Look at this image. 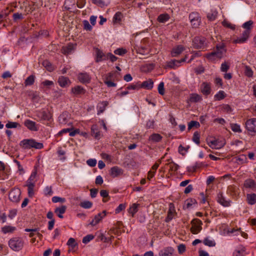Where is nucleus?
Segmentation results:
<instances>
[{
	"label": "nucleus",
	"instance_id": "nucleus-40",
	"mask_svg": "<svg viewBox=\"0 0 256 256\" xmlns=\"http://www.w3.org/2000/svg\"><path fill=\"white\" fill-rule=\"evenodd\" d=\"M80 206L84 208L88 209L92 208V203L88 200H84L80 204Z\"/></svg>",
	"mask_w": 256,
	"mask_h": 256
},
{
	"label": "nucleus",
	"instance_id": "nucleus-20",
	"mask_svg": "<svg viewBox=\"0 0 256 256\" xmlns=\"http://www.w3.org/2000/svg\"><path fill=\"white\" fill-rule=\"evenodd\" d=\"M174 249L172 247H167L161 250L159 252L160 256H172Z\"/></svg>",
	"mask_w": 256,
	"mask_h": 256
},
{
	"label": "nucleus",
	"instance_id": "nucleus-52",
	"mask_svg": "<svg viewBox=\"0 0 256 256\" xmlns=\"http://www.w3.org/2000/svg\"><path fill=\"white\" fill-rule=\"evenodd\" d=\"M233 254L234 256H245V250L243 248L237 249L234 252Z\"/></svg>",
	"mask_w": 256,
	"mask_h": 256
},
{
	"label": "nucleus",
	"instance_id": "nucleus-25",
	"mask_svg": "<svg viewBox=\"0 0 256 256\" xmlns=\"http://www.w3.org/2000/svg\"><path fill=\"white\" fill-rule=\"evenodd\" d=\"M72 92L76 96L84 94L86 92V90L81 86H77L72 88L71 90Z\"/></svg>",
	"mask_w": 256,
	"mask_h": 256
},
{
	"label": "nucleus",
	"instance_id": "nucleus-38",
	"mask_svg": "<svg viewBox=\"0 0 256 256\" xmlns=\"http://www.w3.org/2000/svg\"><path fill=\"white\" fill-rule=\"evenodd\" d=\"M162 139V136L158 134H154L151 135L149 138L150 140H152L154 142H159Z\"/></svg>",
	"mask_w": 256,
	"mask_h": 256
},
{
	"label": "nucleus",
	"instance_id": "nucleus-32",
	"mask_svg": "<svg viewBox=\"0 0 256 256\" xmlns=\"http://www.w3.org/2000/svg\"><path fill=\"white\" fill-rule=\"evenodd\" d=\"M248 203L250 205H253L256 203V194H247Z\"/></svg>",
	"mask_w": 256,
	"mask_h": 256
},
{
	"label": "nucleus",
	"instance_id": "nucleus-24",
	"mask_svg": "<svg viewBox=\"0 0 256 256\" xmlns=\"http://www.w3.org/2000/svg\"><path fill=\"white\" fill-rule=\"evenodd\" d=\"M201 92L206 96H208L210 93L211 89L210 84L206 82H203L200 86Z\"/></svg>",
	"mask_w": 256,
	"mask_h": 256
},
{
	"label": "nucleus",
	"instance_id": "nucleus-49",
	"mask_svg": "<svg viewBox=\"0 0 256 256\" xmlns=\"http://www.w3.org/2000/svg\"><path fill=\"white\" fill-rule=\"evenodd\" d=\"M190 148V147L189 146H187L186 147H184L182 145H180L178 146V152L180 154L184 156L186 152H188Z\"/></svg>",
	"mask_w": 256,
	"mask_h": 256
},
{
	"label": "nucleus",
	"instance_id": "nucleus-41",
	"mask_svg": "<svg viewBox=\"0 0 256 256\" xmlns=\"http://www.w3.org/2000/svg\"><path fill=\"white\" fill-rule=\"evenodd\" d=\"M218 12L216 10H212L207 14V18L211 21H213L217 17Z\"/></svg>",
	"mask_w": 256,
	"mask_h": 256
},
{
	"label": "nucleus",
	"instance_id": "nucleus-62",
	"mask_svg": "<svg viewBox=\"0 0 256 256\" xmlns=\"http://www.w3.org/2000/svg\"><path fill=\"white\" fill-rule=\"evenodd\" d=\"M222 110L224 112H226L227 113H230L232 110L230 106L228 104H224L222 106Z\"/></svg>",
	"mask_w": 256,
	"mask_h": 256
},
{
	"label": "nucleus",
	"instance_id": "nucleus-4",
	"mask_svg": "<svg viewBox=\"0 0 256 256\" xmlns=\"http://www.w3.org/2000/svg\"><path fill=\"white\" fill-rule=\"evenodd\" d=\"M193 46L197 49H204L206 48V39L202 36H196L192 41Z\"/></svg>",
	"mask_w": 256,
	"mask_h": 256
},
{
	"label": "nucleus",
	"instance_id": "nucleus-11",
	"mask_svg": "<svg viewBox=\"0 0 256 256\" xmlns=\"http://www.w3.org/2000/svg\"><path fill=\"white\" fill-rule=\"evenodd\" d=\"M188 56L182 58L180 60H172L167 62V66L172 68H176L180 66V64L186 61Z\"/></svg>",
	"mask_w": 256,
	"mask_h": 256
},
{
	"label": "nucleus",
	"instance_id": "nucleus-44",
	"mask_svg": "<svg viewBox=\"0 0 256 256\" xmlns=\"http://www.w3.org/2000/svg\"><path fill=\"white\" fill-rule=\"evenodd\" d=\"M203 242L206 246L210 247L214 246H216V242L214 240L210 239L208 238H204V240Z\"/></svg>",
	"mask_w": 256,
	"mask_h": 256
},
{
	"label": "nucleus",
	"instance_id": "nucleus-33",
	"mask_svg": "<svg viewBox=\"0 0 256 256\" xmlns=\"http://www.w3.org/2000/svg\"><path fill=\"white\" fill-rule=\"evenodd\" d=\"M139 204H133L132 206L130 207L128 210V212L131 214L133 217L135 214L138 211V206Z\"/></svg>",
	"mask_w": 256,
	"mask_h": 256
},
{
	"label": "nucleus",
	"instance_id": "nucleus-29",
	"mask_svg": "<svg viewBox=\"0 0 256 256\" xmlns=\"http://www.w3.org/2000/svg\"><path fill=\"white\" fill-rule=\"evenodd\" d=\"M154 82L151 79L144 81L141 84L140 87L146 88L147 90H150L153 88Z\"/></svg>",
	"mask_w": 256,
	"mask_h": 256
},
{
	"label": "nucleus",
	"instance_id": "nucleus-57",
	"mask_svg": "<svg viewBox=\"0 0 256 256\" xmlns=\"http://www.w3.org/2000/svg\"><path fill=\"white\" fill-rule=\"evenodd\" d=\"M94 236L92 234H88L83 238L82 242L84 244H87L90 242L91 240H93Z\"/></svg>",
	"mask_w": 256,
	"mask_h": 256
},
{
	"label": "nucleus",
	"instance_id": "nucleus-42",
	"mask_svg": "<svg viewBox=\"0 0 256 256\" xmlns=\"http://www.w3.org/2000/svg\"><path fill=\"white\" fill-rule=\"evenodd\" d=\"M202 100L201 96L196 94H191L190 98V100L192 102H196L200 101Z\"/></svg>",
	"mask_w": 256,
	"mask_h": 256
},
{
	"label": "nucleus",
	"instance_id": "nucleus-30",
	"mask_svg": "<svg viewBox=\"0 0 256 256\" xmlns=\"http://www.w3.org/2000/svg\"><path fill=\"white\" fill-rule=\"evenodd\" d=\"M66 207L65 206H62L60 207L57 208L55 209L54 212L57 214L60 218H63L62 214H64L66 210Z\"/></svg>",
	"mask_w": 256,
	"mask_h": 256
},
{
	"label": "nucleus",
	"instance_id": "nucleus-58",
	"mask_svg": "<svg viewBox=\"0 0 256 256\" xmlns=\"http://www.w3.org/2000/svg\"><path fill=\"white\" fill-rule=\"evenodd\" d=\"M222 24L224 27H226V28H230L232 30H234L235 29V26L232 24H230V22H229L227 20H224L222 22Z\"/></svg>",
	"mask_w": 256,
	"mask_h": 256
},
{
	"label": "nucleus",
	"instance_id": "nucleus-50",
	"mask_svg": "<svg viewBox=\"0 0 256 256\" xmlns=\"http://www.w3.org/2000/svg\"><path fill=\"white\" fill-rule=\"evenodd\" d=\"M93 4L100 6L104 7L106 5V0H92Z\"/></svg>",
	"mask_w": 256,
	"mask_h": 256
},
{
	"label": "nucleus",
	"instance_id": "nucleus-35",
	"mask_svg": "<svg viewBox=\"0 0 256 256\" xmlns=\"http://www.w3.org/2000/svg\"><path fill=\"white\" fill-rule=\"evenodd\" d=\"M68 114L63 113L60 114L58 117V120L61 124H66L68 122Z\"/></svg>",
	"mask_w": 256,
	"mask_h": 256
},
{
	"label": "nucleus",
	"instance_id": "nucleus-15",
	"mask_svg": "<svg viewBox=\"0 0 256 256\" xmlns=\"http://www.w3.org/2000/svg\"><path fill=\"white\" fill-rule=\"evenodd\" d=\"M78 79L82 84H88L91 80V77L86 72H82L78 74Z\"/></svg>",
	"mask_w": 256,
	"mask_h": 256
},
{
	"label": "nucleus",
	"instance_id": "nucleus-27",
	"mask_svg": "<svg viewBox=\"0 0 256 256\" xmlns=\"http://www.w3.org/2000/svg\"><path fill=\"white\" fill-rule=\"evenodd\" d=\"M175 214V210L174 208V205L172 204H170L169 208V210L168 214V216L166 218V222H169L170 220H171L174 216Z\"/></svg>",
	"mask_w": 256,
	"mask_h": 256
},
{
	"label": "nucleus",
	"instance_id": "nucleus-53",
	"mask_svg": "<svg viewBox=\"0 0 256 256\" xmlns=\"http://www.w3.org/2000/svg\"><path fill=\"white\" fill-rule=\"evenodd\" d=\"M253 24V22L252 20H248L246 22H244L242 24V28H245L246 30H250Z\"/></svg>",
	"mask_w": 256,
	"mask_h": 256
},
{
	"label": "nucleus",
	"instance_id": "nucleus-9",
	"mask_svg": "<svg viewBox=\"0 0 256 256\" xmlns=\"http://www.w3.org/2000/svg\"><path fill=\"white\" fill-rule=\"evenodd\" d=\"M36 116L40 120H49L51 118V114L48 110H42L36 112Z\"/></svg>",
	"mask_w": 256,
	"mask_h": 256
},
{
	"label": "nucleus",
	"instance_id": "nucleus-31",
	"mask_svg": "<svg viewBox=\"0 0 256 256\" xmlns=\"http://www.w3.org/2000/svg\"><path fill=\"white\" fill-rule=\"evenodd\" d=\"M96 62H98L102 60L106 59V56L104 54L102 50L97 48L96 50Z\"/></svg>",
	"mask_w": 256,
	"mask_h": 256
},
{
	"label": "nucleus",
	"instance_id": "nucleus-46",
	"mask_svg": "<svg viewBox=\"0 0 256 256\" xmlns=\"http://www.w3.org/2000/svg\"><path fill=\"white\" fill-rule=\"evenodd\" d=\"M15 227L6 226L2 228V231L4 234L12 232L15 230Z\"/></svg>",
	"mask_w": 256,
	"mask_h": 256
},
{
	"label": "nucleus",
	"instance_id": "nucleus-19",
	"mask_svg": "<svg viewBox=\"0 0 256 256\" xmlns=\"http://www.w3.org/2000/svg\"><path fill=\"white\" fill-rule=\"evenodd\" d=\"M58 82L62 88H65L69 86L71 82L68 78L60 76L58 78Z\"/></svg>",
	"mask_w": 256,
	"mask_h": 256
},
{
	"label": "nucleus",
	"instance_id": "nucleus-16",
	"mask_svg": "<svg viewBox=\"0 0 256 256\" xmlns=\"http://www.w3.org/2000/svg\"><path fill=\"white\" fill-rule=\"evenodd\" d=\"M90 130L92 136L95 138L99 140L102 136V134L98 130L96 124H93L91 127Z\"/></svg>",
	"mask_w": 256,
	"mask_h": 256
},
{
	"label": "nucleus",
	"instance_id": "nucleus-13",
	"mask_svg": "<svg viewBox=\"0 0 256 256\" xmlns=\"http://www.w3.org/2000/svg\"><path fill=\"white\" fill-rule=\"evenodd\" d=\"M106 216V211L104 210L102 212L98 214L95 216L94 218L92 219L91 222L90 223L92 226H95L98 224Z\"/></svg>",
	"mask_w": 256,
	"mask_h": 256
},
{
	"label": "nucleus",
	"instance_id": "nucleus-63",
	"mask_svg": "<svg viewBox=\"0 0 256 256\" xmlns=\"http://www.w3.org/2000/svg\"><path fill=\"white\" fill-rule=\"evenodd\" d=\"M18 125V122H9L6 124V126L8 128H16Z\"/></svg>",
	"mask_w": 256,
	"mask_h": 256
},
{
	"label": "nucleus",
	"instance_id": "nucleus-21",
	"mask_svg": "<svg viewBox=\"0 0 256 256\" xmlns=\"http://www.w3.org/2000/svg\"><path fill=\"white\" fill-rule=\"evenodd\" d=\"M136 50L137 53L142 55H145L149 53V47L148 44L144 46L142 44L136 48Z\"/></svg>",
	"mask_w": 256,
	"mask_h": 256
},
{
	"label": "nucleus",
	"instance_id": "nucleus-55",
	"mask_svg": "<svg viewBox=\"0 0 256 256\" xmlns=\"http://www.w3.org/2000/svg\"><path fill=\"white\" fill-rule=\"evenodd\" d=\"M52 202L54 203H56L58 202L64 203L66 202V199L64 198H60L59 196H54L52 198Z\"/></svg>",
	"mask_w": 256,
	"mask_h": 256
},
{
	"label": "nucleus",
	"instance_id": "nucleus-14",
	"mask_svg": "<svg viewBox=\"0 0 256 256\" xmlns=\"http://www.w3.org/2000/svg\"><path fill=\"white\" fill-rule=\"evenodd\" d=\"M185 48L182 45H178L174 46L171 51V56L172 57H176L180 54Z\"/></svg>",
	"mask_w": 256,
	"mask_h": 256
},
{
	"label": "nucleus",
	"instance_id": "nucleus-1",
	"mask_svg": "<svg viewBox=\"0 0 256 256\" xmlns=\"http://www.w3.org/2000/svg\"><path fill=\"white\" fill-rule=\"evenodd\" d=\"M224 45L222 44L220 45H217L216 50L212 52L207 54L206 58L210 61L216 60V58H220L222 57L224 53L226 52Z\"/></svg>",
	"mask_w": 256,
	"mask_h": 256
},
{
	"label": "nucleus",
	"instance_id": "nucleus-43",
	"mask_svg": "<svg viewBox=\"0 0 256 256\" xmlns=\"http://www.w3.org/2000/svg\"><path fill=\"white\" fill-rule=\"evenodd\" d=\"M196 204V200L194 199H188L185 202L184 207L186 208H190L193 204Z\"/></svg>",
	"mask_w": 256,
	"mask_h": 256
},
{
	"label": "nucleus",
	"instance_id": "nucleus-54",
	"mask_svg": "<svg viewBox=\"0 0 256 256\" xmlns=\"http://www.w3.org/2000/svg\"><path fill=\"white\" fill-rule=\"evenodd\" d=\"M41 85L44 87H46L49 88L50 87L53 86L54 85V83L52 81L49 80H45L41 83Z\"/></svg>",
	"mask_w": 256,
	"mask_h": 256
},
{
	"label": "nucleus",
	"instance_id": "nucleus-47",
	"mask_svg": "<svg viewBox=\"0 0 256 256\" xmlns=\"http://www.w3.org/2000/svg\"><path fill=\"white\" fill-rule=\"evenodd\" d=\"M226 96V94L223 90L219 91L214 96V98L216 100H220L224 99Z\"/></svg>",
	"mask_w": 256,
	"mask_h": 256
},
{
	"label": "nucleus",
	"instance_id": "nucleus-45",
	"mask_svg": "<svg viewBox=\"0 0 256 256\" xmlns=\"http://www.w3.org/2000/svg\"><path fill=\"white\" fill-rule=\"evenodd\" d=\"M34 82V76L33 75H30L28 77L26 78L24 82V84L26 86H31L32 85Z\"/></svg>",
	"mask_w": 256,
	"mask_h": 256
},
{
	"label": "nucleus",
	"instance_id": "nucleus-5",
	"mask_svg": "<svg viewBox=\"0 0 256 256\" xmlns=\"http://www.w3.org/2000/svg\"><path fill=\"white\" fill-rule=\"evenodd\" d=\"M191 224L190 231L192 234H197L202 230V222L200 220L194 218L192 220Z\"/></svg>",
	"mask_w": 256,
	"mask_h": 256
},
{
	"label": "nucleus",
	"instance_id": "nucleus-18",
	"mask_svg": "<svg viewBox=\"0 0 256 256\" xmlns=\"http://www.w3.org/2000/svg\"><path fill=\"white\" fill-rule=\"evenodd\" d=\"M24 125L32 131L38 130V128L36 126V123L30 120H26L24 122Z\"/></svg>",
	"mask_w": 256,
	"mask_h": 256
},
{
	"label": "nucleus",
	"instance_id": "nucleus-12",
	"mask_svg": "<svg viewBox=\"0 0 256 256\" xmlns=\"http://www.w3.org/2000/svg\"><path fill=\"white\" fill-rule=\"evenodd\" d=\"M250 30H245L242 33V34L240 36L234 40V42L235 44H242L245 42L248 39L250 36Z\"/></svg>",
	"mask_w": 256,
	"mask_h": 256
},
{
	"label": "nucleus",
	"instance_id": "nucleus-39",
	"mask_svg": "<svg viewBox=\"0 0 256 256\" xmlns=\"http://www.w3.org/2000/svg\"><path fill=\"white\" fill-rule=\"evenodd\" d=\"M122 17V12H118L114 15L112 21L114 23H119L121 21Z\"/></svg>",
	"mask_w": 256,
	"mask_h": 256
},
{
	"label": "nucleus",
	"instance_id": "nucleus-34",
	"mask_svg": "<svg viewBox=\"0 0 256 256\" xmlns=\"http://www.w3.org/2000/svg\"><path fill=\"white\" fill-rule=\"evenodd\" d=\"M168 165L170 167V174H173L178 170L179 166L174 162H170Z\"/></svg>",
	"mask_w": 256,
	"mask_h": 256
},
{
	"label": "nucleus",
	"instance_id": "nucleus-51",
	"mask_svg": "<svg viewBox=\"0 0 256 256\" xmlns=\"http://www.w3.org/2000/svg\"><path fill=\"white\" fill-rule=\"evenodd\" d=\"M200 134L198 132H195L194 134L192 137V140L197 144H199L200 143Z\"/></svg>",
	"mask_w": 256,
	"mask_h": 256
},
{
	"label": "nucleus",
	"instance_id": "nucleus-8",
	"mask_svg": "<svg viewBox=\"0 0 256 256\" xmlns=\"http://www.w3.org/2000/svg\"><path fill=\"white\" fill-rule=\"evenodd\" d=\"M246 128L250 132L256 133V118L248 120L245 123Z\"/></svg>",
	"mask_w": 256,
	"mask_h": 256
},
{
	"label": "nucleus",
	"instance_id": "nucleus-56",
	"mask_svg": "<svg viewBox=\"0 0 256 256\" xmlns=\"http://www.w3.org/2000/svg\"><path fill=\"white\" fill-rule=\"evenodd\" d=\"M198 128L200 126V124L196 121L192 120L188 124V130H190L193 127Z\"/></svg>",
	"mask_w": 256,
	"mask_h": 256
},
{
	"label": "nucleus",
	"instance_id": "nucleus-10",
	"mask_svg": "<svg viewBox=\"0 0 256 256\" xmlns=\"http://www.w3.org/2000/svg\"><path fill=\"white\" fill-rule=\"evenodd\" d=\"M216 200L218 202L224 207H228L230 206L231 201L230 200H226L221 192L218 194Z\"/></svg>",
	"mask_w": 256,
	"mask_h": 256
},
{
	"label": "nucleus",
	"instance_id": "nucleus-26",
	"mask_svg": "<svg viewBox=\"0 0 256 256\" xmlns=\"http://www.w3.org/2000/svg\"><path fill=\"white\" fill-rule=\"evenodd\" d=\"M108 105V102L106 101H103L99 102L97 106V114L99 115L102 113L105 110V109Z\"/></svg>",
	"mask_w": 256,
	"mask_h": 256
},
{
	"label": "nucleus",
	"instance_id": "nucleus-6",
	"mask_svg": "<svg viewBox=\"0 0 256 256\" xmlns=\"http://www.w3.org/2000/svg\"><path fill=\"white\" fill-rule=\"evenodd\" d=\"M189 19L194 28H198L200 25L201 19L198 12H191L189 15Z\"/></svg>",
	"mask_w": 256,
	"mask_h": 256
},
{
	"label": "nucleus",
	"instance_id": "nucleus-22",
	"mask_svg": "<svg viewBox=\"0 0 256 256\" xmlns=\"http://www.w3.org/2000/svg\"><path fill=\"white\" fill-rule=\"evenodd\" d=\"M204 165L202 162H196L193 166H190L187 167V170L190 172H195L198 169L200 168Z\"/></svg>",
	"mask_w": 256,
	"mask_h": 256
},
{
	"label": "nucleus",
	"instance_id": "nucleus-17",
	"mask_svg": "<svg viewBox=\"0 0 256 256\" xmlns=\"http://www.w3.org/2000/svg\"><path fill=\"white\" fill-rule=\"evenodd\" d=\"M76 45L69 43L67 46H63L62 48V52L64 54H72L75 49Z\"/></svg>",
	"mask_w": 256,
	"mask_h": 256
},
{
	"label": "nucleus",
	"instance_id": "nucleus-2",
	"mask_svg": "<svg viewBox=\"0 0 256 256\" xmlns=\"http://www.w3.org/2000/svg\"><path fill=\"white\" fill-rule=\"evenodd\" d=\"M24 240L20 237H14L8 241L10 248L14 251L18 252L22 250L24 246Z\"/></svg>",
	"mask_w": 256,
	"mask_h": 256
},
{
	"label": "nucleus",
	"instance_id": "nucleus-28",
	"mask_svg": "<svg viewBox=\"0 0 256 256\" xmlns=\"http://www.w3.org/2000/svg\"><path fill=\"white\" fill-rule=\"evenodd\" d=\"M122 170L121 168L118 166H114L110 169V174L113 177H116L122 174Z\"/></svg>",
	"mask_w": 256,
	"mask_h": 256
},
{
	"label": "nucleus",
	"instance_id": "nucleus-36",
	"mask_svg": "<svg viewBox=\"0 0 256 256\" xmlns=\"http://www.w3.org/2000/svg\"><path fill=\"white\" fill-rule=\"evenodd\" d=\"M42 66L49 72L54 70V68L52 64L48 60H44L42 63Z\"/></svg>",
	"mask_w": 256,
	"mask_h": 256
},
{
	"label": "nucleus",
	"instance_id": "nucleus-59",
	"mask_svg": "<svg viewBox=\"0 0 256 256\" xmlns=\"http://www.w3.org/2000/svg\"><path fill=\"white\" fill-rule=\"evenodd\" d=\"M230 68V65L226 62H224L222 64L220 70L222 72H226Z\"/></svg>",
	"mask_w": 256,
	"mask_h": 256
},
{
	"label": "nucleus",
	"instance_id": "nucleus-37",
	"mask_svg": "<svg viewBox=\"0 0 256 256\" xmlns=\"http://www.w3.org/2000/svg\"><path fill=\"white\" fill-rule=\"evenodd\" d=\"M169 18V15L167 14H160L158 18V20L160 22L164 23L167 22Z\"/></svg>",
	"mask_w": 256,
	"mask_h": 256
},
{
	"label": "nucleus",
	"instance_id": "nucleus-64",
	"mask_svg": "<svg viewBox=\"0 0 256 256\" xmlns=\"http://www.w3.org/2000/svg\"><path fill=\"white\" fill-rule=\"evenodd\" d=\"M44 192L46 196H51L53 194V192L52 190L51 186H46L44 189Z\"/></svg>",
	"mask_w": 256,
	"mask_h": 256
},
{
	"label": "nucleus",
	"instance_id": "nucleus-7",
	"mask_svg": "<svg viewBox=\"0 0 256 256\" xmlns=\"http://www.w3.org/2000/svg\"><path fill=\"white\" fill-rule=\"evenodd\" d=\"M20 190L18 188H14L9 193V199L14 202H18L20 200Z\"/></svg>",
	"mask_w": 256,
	"mask_h": 256
},
{
	"label": "nucleus",
	"instance_id": "nucleus-3",
	"mask_svg": "<svg viewBox=\"0 0 256 256\" xmlns=\"http://www.w3.org/2000/svg\"><path fill=\"white\" fill-rule=\"evenodd\" d=\"M20 145L25 149H30L32 148L42 149L44 147L42 143L37 142L33 139L24 140L20 142Z\"/></svg>",
	"mask_w": 256,
	"mask_h": 256
},
{
	"label": "nucleus",
	"instance_id": "nucleus-60",
	"mask_svg": "<svg viewBox=\"0 0 256 256\" xmlns=\"http://www.w3.org/2000/svg\"><path fill=\"white\" fill-rule=\"evenodd\" d=\"M126 52V50L124 49L123 48H118L114 51V53L116 54H118L119 56H122L124 54H125Z\"/></svg>",
	"mask_w": 256,
	"mask_h": 256
},
{
	"label": "nucleus",
	"instance_id": "nucleus-48",
	"mask_svg": "<svg viewBox=\"0 0 256 256\" xmlns=\"http://www.w3.org/2000/svg\"><path fill=\"white\" fill-rule=\"evenodd\" d=\"M230 128L232 130L235 132H242L240 126L237 124H230Z\"/></svg>",
	"mask_w": 256,
	"mask_h": 256
},
{
	"label": "nucleus",
	"instance_id": "nucleus-61",
	"mask_svg": "<svg viewBox=\"0 0 256 256\" xmlns=\"http://www.w3.org/2000/svg\"><path fill=\"white\" fill-rule=\"evenodd\" d=\"M158 93L161 95H164V83L163 82H160L158 86Z\"/></svg>",
	"mask_w": 256,
	"mask_h": 256
},
{
	"label": "nucleus",
	"instance_id": "nucleus-23",
	"mask_svg": "<svg viewBox=\"0 0 256 256\" xmlns=\"http://www.w3.org/2000/svg\"><path fill=\"white\" fill-rule=\"evenodd\" d=\"M244 184L245 188H250L252 190H254L256 188V182L254 180L250 178L246 180Z\"/></svg>",
	"mask_w": 256,
	"mask_h": 256
}]
</instances>
